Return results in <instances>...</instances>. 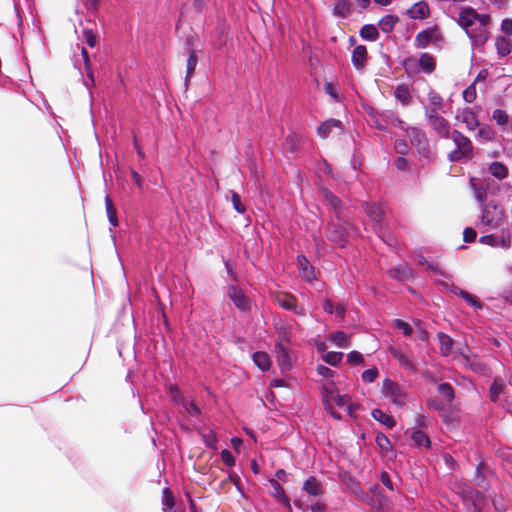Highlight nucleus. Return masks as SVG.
<instances>
[{
    "label": "nucleus",
    "mask_w": 512,
    "mask_h": 512,
    "mask_svg": "<svg viewBox=\"0 0 512 512\" xmlns=\"http://www.w3.org/2000/svg\"><path fill=\"white\" fill-rule=\"evenodd\" d=\"M490 17L485 14H478L475 10L468 8L459 13V25L467 30L468 35L477 45H482L487 36L483 28L488 25Z\"/></svg>",
    "instance_id": "nucleus-1"
},
{
    "label": "nucleus",
    "mask_w": 512,
    "mask_h": 512,
    "mask_svg": "<svg viewBox=\"0 0 512 512\" xmlns=\"http://www.w3.org/2000/svg\"><path fill=\"white\" fill-rule=\"evenodd\" d=\"M323 401L326 409L330 411L331 415L340 418L339 415L335 414L331 410V404L334 403L339 407H347L350 415L352 414V405L350 404V398L345 394H340L338 388L333 382H327L323 385Z\"/></svg>",
    "instance_id": "nucleus-2"
},
{
    "label": "nucleus",
    "mask_w": 512,
    "mask_h": 512,
    "mask_svg": "<svg viewBox=\"0 0 512 512\" xmlns=\"http://www.w3.org/2000/svg\"><path fill=\"white\" fill-rule=\"evenodd\" d=\"M382 394L390 400L394 405L403 407L407 401V393L394 381L386 378L382 383Z\"/></svg>",
    "instance_id": "nucleus-3"
},
{
    "label": "nucleus",
    "mask_w": 512,
    "mask_h": 512,
    "mask_svg": "<svg viewBox=\"0 0 512 512\" xmlns=\"http://www.w3.org/2000/svg\"><path fill=\"white\" fill-rule=\"evenodd\" d=\"M505 221V214L502 207L495 204H488L484 207L481 215V223L489 229L499 228Z\"/></svg>",
    "instance_id": "nucleus-4"
},
{
    "label": "nucleus",
    "mask_w": 512,
    "mask_h": 512,
    "mask_svg": "<svg viewBox=\"0 0 512 512\" xmlns=\"http://www.w3.org/2000/svg\"><path fill=\"white\" fill-rule=\"evenodd\" d=\"M452 139L457 146V149L449 153L451 161H458L462 157L468 156L471 152L472 146L470 140L458 131H453Z\"/></svg>",
    "instance_id": "nucleus-5"
},
{
    "label": "nucleus",
    "mask_w": 512,
    "mask_h": 512,
    "mask_svg": "<svg viewBox=\"0 0 512 512\" xmlns=\"http://www.w3.org/2000/svg\"><path fill=\"white\" fill-rule=\"evenodd\" d=\"M462 498L468 512H480L485 504L483 495L471 489L464 491Z\"/></svg>",
    "instance_id": "nucleus-6"
},
{
    "label": "nucleus",
    "mask_w": 512,
    "mask_h": 512,
    "mask_svg": "<svg viewBox=\"0 0 512 512\" xmlns=\"http://www.w3.org/2000/svg\"><path fill=\"white\" fill-rule=\"evenodd\" d=\"M480 243L492 247H500L508 249L511 246L510 234L508 232L502 233L500 236L485 235L479 239Z\"/></svg>",
    "instance_id": "nucleus-7"
},
{
    "label": "nucleus",
    "mask_w": 512,
    "mask_h": 512,
    "mask_svg": "<svg viewBox=\"0 0 512 512\" xmlns=\"http://www.w3.org/2000/svg\"><path fill=\"white\" fill-rule=\"evenodd\" d=\"M348 234L349 232L347 227L343 226L340 223H333L328 228L327 236L330 241L335 242L340 246H343Z\"/></svg>",
    "instance_id": "nucleus-8"
},
{
    "label": "nucleus",
    "mask_w": 512,
    "mask_h": 512,
    "mask_svg": "<svg viewBox=\"0 0 512 512\" xmlns=\"http://www.w3.org/2000/svg\"><path fill=\"white\" fill-rule=\"evenodd\" d=\"M228 296L234 305L241 311H247L250 308V301L243 291L238 287L231 286L228 288Z\"/></svg>",
    "instance_id": "nucleus-9"
},
{
    "label": "nucleus",
    "mask_w": 512,
    "mask_h": 512,
    "mask_svg": "<svg viewBox=\"0 0 512 512\" xmlns=\"http://www.w3.org/2000/svg\"><path fill=\"white\" fill-rule=\"evenodd\" d=\"M429 121L432 127L437 131L441 136H447L449 132L448 122L438 115L435 110H432L429 115Z\"/></svg>",
    "instance_id": "nucleus-10"
},
{
    "label": "nucleus",
    "mask_w": 512,
    "mask_h": 512,
    "mask_svg": "<svg viewBox=\"0 0 512 512\" xmlns=\"http://www.w3.org/2000/svg\"><path fill=\"white\" fill-rule=\"evenodd\" d=\"M275 300L282 308L287 310H294L298 315H304V310L302 308L297 309L294 296L290 294H278Z\"/></svg>",
    "instance_id": "nucleus-11"
},
{
    "label": "nucleus",
    "mask_w": 512,
    "mask_h": 512,
    "mask_svg": "<svg viewBox=\"0 0 512 512\" xmlns=\"http://www.w3.org/2000/svg\"><path fill=\"white\" fill-rule=\"evenodd\" d=\"M298 267L300 275L304 280L311 282L315 279L314 269L304 256L298 257Z\"/></svg>",
    "instance_id": "nucleus-12"
},
{
    "label": "nucleus",
    "mask_w": 512,
    "mask_h": 512,
    "mask_svg": "<svg viewBox=\"0 0 512 512\" xmlns=\"http://www.w3.org/2000/svg\"><path fill=\"white\" fill-rule=\"evenodd\" d=\"M407 13L413 19H423L428 16L429 8L425 2H417L408 10Z\"/></svg>",
    "instance_id": "nucleus-13"
},
{
    "label": "nucleus",
    "mask_w": 512,
    "mask_h": 512,
    "mask_svg": "<svg viewBox=\"0 0 512 512\" xmlns=\"http://www.w3.org/2000/svg\"><path fill=\"white\" fill-rule=\"evenodd\" d=\"M367 50L365 46H356L352 53V63L357 69H361L366 61Z\"/></svg>",
    "instance_id": "nucleus-14"
},
{
    "label": "nucleus",
    "mask_w": 512,
    "mask_h": 512,
    "mask_svg": "<svg viewBox=\"0 0 512 512\" xmlns=\"http://www.w3.org/2000/svg\"><path fill=\"white\" fill-rule=\"evenodd\" d=\"M350 336L342 331H336L328 336V340L339 348H346L349 346Z\"/></svg>",
    "instance_id": "nucleus-15"
},
{
    "label": "nucleus",
    "mask_w": 512,
    "mask_h": 512,
    "mask_svg": "<svg viewBox=\"0 0 512 512\" xmlns=\"http://www.w3.org/2000/svg\"><path fill=\"white\" fill-rule=\"evenodd\" d=\"M407 136L413 145L419 149L424 148L426 140L425 135L417 128H409L407 130Z\"/></svg>",
    "instance_id": "nucleus-16"
},
{
    "label": "nucleus",
    "mask_w": 512,
    "mask_h": 512,
    "mask_svg": "<svg viewBox=\"0 0 512 512\" xmlns=\"http://www.w3.org/2000/svg\"><path fill=\"white\" fill-rule=\"evenodd\" d=\"M489 172L499 180L505 179L508 176V168L502 162H492L489 165Z\"/></svg>",
    "instance_id": "nucleus-17"
},
{
    "label": "nucleus",
    "mask_w": 512,
    "mask_h": 512,
    "mask_svg": "<svg viewBox=\"0 0 512 512\" xmlns=\"http://www.w3.org/2000/svg\"><path fill=\"white\" fill-rule=\"evenodd\" d=\"M303 488L309 495L312 496H320L323 494L321 484L314 477L307 479Z\"/></svg>",
    "instance_id": "nucleus-18"
},
{
    "label": "nucleus",
    "mask_w": 512,
    "mask_h": 512,
    "mask_svg": "<svg viewBox=\"0 0 512 512\" xmlns=\"http://www.w3.org/2000/svg\"><path fill=\"white\" fill-rule=\"evenodd\" d=\"M332 128H341V122L335 119H330L323 122L318 128V135L321 138H327Z\"/></svg>",
    "instance_id": "nucleus-19"
},
{
    "label": "nucleus",
    "mask_w": 512,
    "mask_h": 512,
    "mask_svg": "<svg viewBox=\"0 0 512 512\" xmlns=\"http://www.w3.org/2000/svg\"><path fill=\"white\" fill-rule=\"evenodd\" d=\"M372 417L376 421L382 423L383 425H385L388 428H392V427L395 426L394 419L390 415L386 414L385 412H383L380 409L373 410L372 411Z\"/></svg>",
    "instance_id": "nucleus-20"
},
{
    "label": "nucleus",
    "mask_w": 512,
    "mask_h": 512,
    "mask_svg": "<svg viewBox=\"0 0 512 512\" xmlns=\"http://www.w3.org/2000/svg\"><path fill=\"white\" fill-rule=\"evenodd\" d=\"M367 214L371 221H373L375 224H379L384 215V210L380 205L372 204L367 207Z\"/></svg>",
    "instance_id": "nucleus-21"
},
{
    "label": "nucleus",
    "mask_w": 512,
    "mask_h": 512,
    "mask_svg": "<svg viewBox=\"0 0 512 512\" xmlns=\"http://www.w3.org/2000/svg\"><path fill=\"white\" fill-rule=\"evenodd\" d=\"M254 363L263 371H266L270 368L271 361L268 354L264 352H256L253 355Z\"/></svg>",
    "instance_id": "nucleus-22"
},
{
    "label": "nucleus",
    "mask_w": 512,
    "mask_h": 512,
    "mask_svg": "<svg viewBox=\"0 0 512 512\" xmlns=\"http://www.w3.org/2000/svg\"><path fill=\"white\" fill-rule=\"evenodd\" d=\"M269 483L273 489L272 495L280 498L285 503L286 507L288 509H291L290 502H289L288 498L285 496L284 490L282 489L280 484L274 479H270Z\"/></svg>",
    "instance_id": "nucleus-23"
},
{
    "label": "nucleus",
    "mask_w": 512,
    "mask_h": 512,
    "mask_svg": "<svg viewBox=\"0 0 512 512\" xmlns=\"http://www.w3.org/2000/svg\"><path fill=\"white\" fill-rule=\"evenodd\" d=\"M461 120L466 124L467 128L474 130L478 126L476 115L470 109L464 110L461 114Z\"/></svg>",
    "instance_id": "nucleus-24"
},
{
    "label": "nucleus",
    "mask_w": 512,
    "mask_h": 512,
    "mask_svg": "<svg viewBox=\"0 0 512 512\" xmlns=\"http://www.w3.org/2000/svg\"><path fill=\"white\" fill-rule=\"evenodd\" d=\"M397 21L396 16L386 15L379 21V27L383 32L388 33L393 30Z\"/></svg>",
    "instance_id": "nucleus-25"
},
{
    "label": "nucleus",
    "mask_w": 512,
    "mask_h": 512,
    "mask_svg": "<svg viewBox=\"0 0 512 512\" xmlns=\"http://www.w3.org/2000/svg\"><path fill=\"white\" fill-rule=\"evenodd\" d=\"M511 42L506 37H498L496 39V48L498 54L501 56H506L511 52Z\"/></svg>",
    "instance_id": "nucleus-26"
},
{
    "label": "nucleus",
    "mask_w": 512,
    "mask_h": 512,
    "mask_svg": "<svg viewBox=\"0 0 512 512\" xmlns=\"http://www.w3.org/2000/svg\"><path fill=\"white\" fill-rule=\"evenodd\" d=\"M278 362L282 370H286L290 367V356L285 348L277 346Z\"/></svg>",
    "instance_id": "nucleus-27"
},
{
    "label": "nucleus",
    "mask_w": 512,
    "mask_h": 512,
    "mask_svg": "<svg viewBox=\"0 0 512 512\" xmlns=\"http://www.w3.org/2000/svg\"><path fill=\"white\" fill-rule=\"evenodd\" d=\"M390 351H391V354L393 355V357L395 359H397L402 366H404L405 368H408V369H413L412 362L410 361L409 357L404 352H402L401 350H398V349H394V348H391Z\"/></svg>",
    "instance_id": "nucleus-28"
},
{
    "label": "nucleus",
    "mask_w": 512,
    "mask_h": 512,
    "mask_svg": "<svg viewBox=\"0 0 512 512\" xmlns=\"http://www.w3.org/2000/svg\"><path fill=\"white\" fill-rule=\"evenodd\" d=\"M394 95L403 105H407L410 102V91L404 85L398 86L394 91Z\"/></svg>",
    "instance_id": "nucleus-29"
},
{
    "label": "nucleus",
    "mask_w": 512,
    "mask_h": 512,
    "mask_svg": "<svg viewBox=\"0 0 512 512\" xmlns=\"http://www.w3.org/2000/svg\"><path fill=\"white\" fill-rule=\"evenodd\" d=\"M390 275L399 280H405L412 276L411 269L405 265L390 270Z\"/></svg>",
    "instance_id": "nucleus-30"
},
{
    "label": "nucleus",
    "mask_w": 512,
    "mask_h": 512,
    "mask_svg": "<svg viewBox=\"0 0 512 512\" xmlns=\"http://www.w3.org/2000/svg\"><path fill=\"white\" fill-rule=\"evenodd\" d=\"M438 338H439V342H440V351H441L442 355H444V356L448 355L452 349V345H453L452 339L448 335L442 334V333H440L438 335Z\"/></svg>",
    "instance_id": "nucleus-31"
},
{
    "label": "nucleus",
    "mask_w": 512,
    "mask_h": 512,
    "mask_svg": "<svg viewBox=\"0 0 512 512\" xmlns=\"http://www.w3.org/2000/svg\"><path fill=\"white\" fill-rule=\"evenodd\" d=\"M411 438L414 441V443L419 447H425V448L430 447V440H429L428 436L425 433H423L422 431H419V430L414 431L412 433Z\"/></svg>",
    "instance_id": "nucleus-32"
},
{
    "label": "nucleus",
    "mask_w": 512,
    "mask_h": 512,
    "mask_svg": "<svg viewBox=\"0 0 512 512\" xmlns=\"http://www.w3.org/2000/svg\"><path fill=\"white\" fill-rule=\"evenodd\" d=\"M420 67L427 73H431L435 68L434 59L428 54H422L419 59Z\"/></svg>",
    "instance_id": "nucleus-33"
},
{
    "label": "nucleus",
    "mask_w": 512,
    "mask_h": 512,
    "mask_svg": "<svg viewBox=\"0 0 512 512\" xmlns=\"http://www.w3.org/2000/svg\"><path fill=\"white\" fill-rule=\"evenodd\" d=\"M360 35L367 40H376L378 37V31L373 25H365L360 31Z\"/></svg>",
    "instance_id": "nucleus-34"
},
{
    "label": "nucleus",
    "mask_w": 512,
    "mask_h": 512,
    "mask_svg": "<svg viewBox=\"0 0 512 512\" xmlns=\"http://www.w3.org/2000/svg\"><path fill=\"white\" fill-rule=\"evenodd\" d=\"M322 358L326 363L335 366L341 362L343 358V353L330 351L326 352Z\"/></svg>",
    "instance_id": "nucleus-35"
},
{
    "label": "nucleus",
    "mask_w": 512,
    "mask_h": 512,
    "mask_svg": "<svg viewBox=\"0 0 512 512\" xmlns=\"http://www.w3.org/2000/svg\"><path fill=\"white\" fill-rule=\"evenodd\" d=\"M504 382L502 380H495L490 388V396L491 400L496 402L498 401L499 395L503 391Z\"/></svg>",
    "instance_id": "nucleus-36"
},
{
    "label": "nucleus",
    "mask_w": 512,
    "mask_h": 512,
    "mask_svg": "<svg viewBox=\"0 0 512 512\" xmlns=\"http://www.w3.org/2000/svg\"><path fill=\"white\" fill-rule=\"evenodd\" d=\"M386 503L387 499L380 494H374L370 500V505L372 508L378 511L382 510L386 506Z\"/></svg>",
    "instance_id": "nucleus-37"
},
{
    "label": "nucleus",
    "mask_w": 512,
    "mask_h": 512,
    "mask_svg": "<svg viewBox=\"0 0 512 512\" xmlns=\"http://www.w3.org/2000/svg\"><path fill=\"white\" fill-rule=\"evenodd\" d=\"M433 31H423L416 37V42L419 47H425L433 37Z\"/></svg>",
    "instance_id": "nucleus-38"
},
{
    "label": "nucleus",
    "mask_w": 512,
    "mask_h": 512,
    "mask_svg": "<svg viewBox=\"0 0 512 512\" xmlns=\"http://www.w3.org/2000/svg\"><path fill=\"white\" fill-rule=\"evenodd\" d=\"M438 391L441 395H443V397L446 399L447 402H451L453 397H454V393H453V389L452 387L447 384V383H442L438 386Z\"/></svg>",
    "instance_id": "nucleus-39"
},
{
    "label": "nucleus",
    "mask_w": 512,
    "mask_h": 512,
    "mask_svg": "<svg viewBox=\"0 0 512 512\" xmlns=\"http://www.w3.org/2000/svg\"><path fill=\"white\" fill-rule=\"evenodd\" d=\"M197 64V57L194 52H191L189 55V58L187 59V75H186V81L192 76Z\"/></svg>",
    "instance_id": "nucleus-40"
},
{
    "label": "nucleus",
    "mask_w": 512,
    "mask_h": 512,
    "mask_svg": "<svg viewBox=\"0 0 512 512\" xmlns=\"http://www.w3.org/2000/svg\"><path fill=\"white\" fill-rule=\"evenodd\" d=\"M376 443L383 451L387 452L392 449L390 440L384 434H378L376 436Z\"/></svg>",
    "instance_id": "nucleus-41"
},
{
    "label": "nucleus",
    "mask_w": 512,
    "mask_h": 512,
    "mask_svg": "<svg viewBox=\"0 0 512 512\" xmlns=\"http://www.w3.org/2000/svg\"><path fill=\"white\" fill-rule=\"evenodd\" d=\"M378 376V370L376 367H372L362 372V380L367 383L373 382Z\"/></svg>",
    "instance_id": "nucleus-42"
},
{
    "label": "nucleus",
    "mask_w": 512,
    "mask_h": 512,
    "mask_svg": "<svg viewBox=\"0 0 512 512\" xmlns=\"http://www.w3.org/2000/svg\"><path fill=\"white\" fill-rule=\"evenodd\" d=\"M492 118L499 125H505L508 122V115H507V113L505 111L501 110V109H496L493 112Z\"/></svg>",
    "instance_id": "nucleus-43"
},
{
    "label": "nucleus",
    "mask_w": 512,
    "mask_h": 512,
    "mask_svg": "<svg viewBox=\"0 0 512 512\" xmlns=\"http://www.w3.org/2000/svg\"><path fill=\"white\" fill-rule=\"evenodd\" d=\"M471 186L474 190L476 199L482 203L486 199V191L483 187H478L475 183V179H471Z\"/></svg>",
    "instance_id": "nucleus-44"
},
{
    "label": "nucleus",
    "mask_w": 512,
    "mask_h": 512,
    "mask_svg": "<svg viewBox=\"0 0 512 512\" xmlns=\"http://www.w3.org/2000/svg\"><path fill=\"white\" fill-rule=\"evenodd\" d=\"M231 201L234 209L239 213L245 212V206L241 202L240 196L236 192H232Z\"/></svg>",
    "instance_id": "nucleus-45"
},
{
    "label": "nucleus",
    "mask_w": 512,
    "mask_h": 512,
    "mask_svg": "<svg viewBox=\"0 0 512 512\" xmlns=\"http://www.w3.org/2000/svg\"><path fill=\"white\" fill-rule=\"evenodd\" d=\"M347 361L352 365H357L363 363L364 358L361 353L357 351H352L348 354Z\"/></svg>",
    "instance_id": "nucleus-46"
},
{
    "label": "nucleus",
    "mask_w": 512,
    "mask_h": 512,
    "mask_svg": "<svg viewBox=\"0 0 512 512\" xmlns=\"http://www.w3.org/2000/svg\"><path fill=\"white\" fill-rule=\"evenodd\" d=\"M394 325L396 328L400 329L404 335H410L412 332L410 325L402 320H394Z\"/></svg>",
    "instance_id": "nucleus-47"
},
{
    "label": "nucleus",
    "mask_w": 512,
    "mask_h": 512,
    "mask_svg": "<svg viewBox=\"0 0 512 512\" xmlns=\"http://www.w3.org/2000/svg\"><path fill=\"white\" fill-rule=\"evenodd\" d=\"M83 37H84L86 43L90 47H94L96 45L97 39H96L95 34L92 32V30H89V29L84 30Z\"/></svg>",
    "instance_id": "nucleus-48"
},
{
    "label": "nucleus",
    "mask_w": 512,
    "mask_h": 512,
    "mask_svg": "<svg viewBox=\"0 0 512 512\" xmlns=\"http://www.w3.org/2000/svg\"><path fill=\"white\" fill-rule=\"evenodd\" d=\"M463 98L466 102H473L476 98V90L473 86H469L463 91Z\"/></svg>",
    "instance_id": "nucleus-49"
},
{
    "label": "nucleus",
    "mask_w": 512,
    "mask_h": 512,
    "mask_svg": "<svg viewBox=\"0 0 512 512\" xmlns=\"http://www.w3.org/2000/svg\"><path fill=\"white\" fill-rule=\"evenodd\" d=\"M395 150L398 154L404 155L408 151V145L404 140L398 139L395 141Z\"/></svg>",
    "instance_id": "nucleus-50"
},
{
    "label": "nucleus",
    "mask_w": 512,
    "mask_h": 512,
    "mask_svg": "<svg viewBox=\"0 0 512 512\" xmlns=\"http://www.w3.org/2000/svg\"><path fill=\"white\" fill-rule=\"evenodd\" d=\"M460 296L465 299L470 305L476 307V308H480V304L479 302L472 296L470 295L469 293L465 292V291H460Z\"/></svg>",
    "instance_id": "nucleus-51"
},
{
    "label": "nucleus",
    "mask_w": 512,
    "mask_h": 512,
    "mask_svg": "<svg viewBox=\"0 0 512 512\" xmlns=\"http://www.w3.org/2000/svg\"><path fill=\"white\" fill-rule=\"evenodd\" d=\"M221 458H222L223 462L228 466H232L235 463L234 457L232 456L231 452L228 450H223L221 452Z\"/></svg>",
    "instance_id": "nucleus-52"
},
{
    "label": "nucleus",
    "mask_w": 512,
    "mask_h": 512,
    "mask_svg": "<svg viewBox=\"0 0 512 512\" xmlns=\"http://www.w3.org/2000/svg\"><path fill=\"white\" fill-rule=\"evenodd\" d=\"M323 195L325 197V199L334 207V208H337L338 204H339V199L333 195L331 192L327 191V190H324L323 191Z\"/></svg>",
    "instance_id": "nucleus-53"
},
{
    "label": "nucleus",
    "mask_w": 512,
    "mask_h": 512,
    "mask_svg": "<svg viewBox=\"0 0 512 512\" xmlns=\"http://www.w3.org/2000/svg\"><path fill=\"white\" fill-rule=\"evenodd\" d=\"M429 101L436 109L440 108L442 105V98L436 93L429 94Z\"/></svg>",
    "instance_id": "nucleus-54"
},
{
    "label": "nucleus",
    "mask_w": 512,
    "mask_h": 512,
    "mask_svg": "<svg viewBox=\"0 0 512 512\" xmlns=\"http://www.w3.org/2000/svg\"><path fill=\"white\" fill-rule=\"evenodd\" d=\"M82 55H83V58H84L85 67H86V70H87L88 77L90 78V80L92 82H94V77H93L92 71L90 70V67H89V65H90L89 56H88L87 51L84 48L82 49Z\"/></svg>",
    "instance_id": "nucleus-55"
},
{
    "label": "nucleus",
    "mask_w": 512,
    "mask_h": 512,
    "mask_svg": "<svg viewBox=\"0 0 512 512\" xmlns=\"http://www.w3.org/2000/svg\"><path fill=\"white\" fill-rule=\"evenodd\" d=\"M463 238L465 242H473L476 238V232L472 228H466L463 232Z\"/></svg>",
    "instance_id": "nucleus-56"
},
{
    "label": "nucleus",
    "mask_w": 512,
    "mask_h": 512,
    "mask_svg": "<svg viewBox=\"0 0 512 512\" xmlns=\"http://www.w3.org/2000/svg\"><path fill=\"white\" fill-rule=\"evenodd\" d=\"M502 31L507 35H512V19H504L501 24Z\"/></svg>",
    "instance_id": "nucleus-57"
},
{
    "label": "nucleus",
    "mask_w": 512,
    "mask_h": 512,
    "mask_svg": "<svg viewBox=\"0 0 512 512\" xmlns=\"http://www.w3.org/2000/svg\"><path fill=\"white\" fill-rule=\"evenodd\" d=\"M163 504L168 508H172L174 505V499L168 490L164 491Z\"/></svg>",
    "instance_id": "nucleus-58"
},
{
    "label": "nucleus",
    "mask_w": 512,
    "mask_h": 512,
    "mask_svg": "<svg viewBox=\"0 0 512 512\" xmlns=\"http://www.w3.org/2000/svg\"><path fill=\"white\" fill-rule=\"evenodd\" d=\"M185 409L186 411L190 414V415H198L199 414V409L198 407L195 405L194 402H189L187 404H185Z\"/></svg>",
    "instance_id": "nucleus-59"
},
{
    "label": "nucleus",
    "mask_w": 512,
    "mask_h": 512,
    "mask_svg": "<svg viewBox=\"0 0 512 512\" xmlns=\"http://www.w3.org/2000/svg\"><path fill=\"white\" fill-rule=\"evenodd\" d=\"M317 371L320 375L324 377H332L333 375V371L330 368L323 365L318 366Z\"/></svg>",
    "instance_id": "nucleus-60"
},
{
    "label": "nucleus",
    "mask_w": 512,
    "mask_h": 512,
    "mask_svg": "<svg viewBox=\"0 0 512 512\" xmlns=\"http://www.w3.org/2000/svg\"><path fill=\"white\" fill-rule=\"evenodd\" d=\"M107 215H108L109 222L113 226H117L118 225V220H117V216H116V210L113 209V210L107 211Z\"/></svg>",
    "instance_id": "nucleus-61"
},
{
    "label": "nucleus",
    "mask_w": 512,
    "mask_h": 512,
    "mask_svg": "<svg viewBox=\"0 0 512 512\" xmlns=\"http://www.w3.org/2000/svg\"><path fill=\"white\" fill-rule=\"evenodd\" d=\"M326 506L321 502H316L311 505L312 512H325Z\"/></svg>",
    "instance_id": "nucleus-62"
},
{
    "label": "nucleus",
    "mask_w": 512,
    "mask_h": 512,
    "mask_svg": "<svg viewBox=\"0 0 512 512\" xmlns=\"http://www.w3.org/2000/svg\"><path fill=\"white\" fill-rule=\"evenodd\" d=\"M381 482H382V483H383L387 488H389L390 490H392V489H393V487H392V483H391V480H390V478H389L388 474L383 473V474L381 475Z\"/></svg>",
    "instance_id": "nucleus-63"
},
{
    "label": "nucleus",
    "mask_w": 512,
    "mask_h": 512,
    "mask_svg": "<svg viewBox=\"0 0 512 512\" xmlns=\"http://www.w3.org/2000/svg\"><path fill=\"white\" fill-rule=\"evenodd\" d=\"M324 310L329 313V314H332L334 312V309H333V304L330 300H326L325 303H324Z\"/></svg>",
    "instance_id": "nucleus-64"
}]
</instances>
